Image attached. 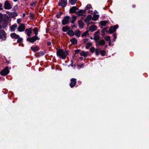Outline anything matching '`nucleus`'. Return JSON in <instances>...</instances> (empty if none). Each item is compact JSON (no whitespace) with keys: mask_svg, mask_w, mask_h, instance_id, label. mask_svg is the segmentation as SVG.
Masks as SVG:
<instances>
[{"mask_svg":"<svg viewBox=\"0 0 149 149\" xmlns=\"http://www.w3.org/2000/svg\"><path fill=\"white\" fill-rule=\"evenodd\" d=\"M45 51H40L35 54V55L37 58L43 56L45 53Z\"/></svg>","mask_w":149,"mask_h":149,"instance_id":"nucleus-13","label":"nucleus"},{"mask_svg":"<svg viewBox=\"0 0 149 149\" xmlns=\"http://www.w3.org/2000/svg\"><path fill=\"white\" fill-rule=\"evenodd\" d=\"M79 9L78 8L75 6H73L70 8L69 10V13L70 14H72L73 13H75L77 12L76 11L77 10Z\"/></svg>","mask_w":149,"mask_h":149,"instance_id":"nucleus-10","label":"nucleus"},{"mask_svg":"<svg viewBox=\"0 0 149 149\" xmlns=\"http://www.w3.org/2000/svg\"><path fill=\"white\" fill-rule=\"evenodd\" d=\"M110 23L109 20H103V26L109 25L110 24Z\"/></svg>","mask_w":149,"mask_h":149,"instance_id":"nucleus-31","label":"nucleus"},{"mask_svg":"<svg viewBox=\"0 0 149 149\" xmlns=\"http://www.w3.org/2000/svg\"><path fill=\"white\" fill-rule=\"evenodd\" d=\"M78 24L79 25V27L80 28L82 29L84 27V23L82 22L81 19H80L78 21Z\"/></svg>","mask_w":149,"mask_h":149,"instance_id":"nucleus-18","label":"nucleus"},{"mask_svg":"<svg viewBox=\"0 0 149 149\" xmlns=\"http://www.w3.org/2000/svg\"><path fill=\"white\" fill-rule=\"evenodd\" d=\"M56 55L57 56H59L60 58L62 59H65L67 56L69 55V52L68 50H63L62 49H59L56 52Z\"/></svg>","mask_w":149,"mask_h":149,"instance_id":"nucleus-2","label":"nucleus"},{"mask_svg":"<svg viewBox=\"0 0 149 149\" xmlns=\"http://www.w3.org/2000/svg\"><path fill=\"white\" fill-rule=\"evenodd\" d=\"M67 33L70 37H72L74 35V32L72 30H69L67 32Z\"/></svg>","mask_w":149,"mask_h":149,"instance_id":"nucleus-22","label":"nucleus"},{"mask_svg":"<svg viewBox=\"0 0 149 149\" xmlns=\"http://www.w3.org/2000/svg\"><path fill=\"white\" fill-rule=\"evenodd\" d=\"M83 14H86V11L85 10L81 9L76 13V14L78 16H84L86 17V15H84Z\"/></svg>","mask_w":149,"mask_h":149,"instance_id":"nucleus-8","label":"nucleus"},{"mask_svg":"<svg viewBox=\"0 0 149 149\" xmlns=\"http://www.w3.org/2000/svg\"><path fill=\"white\" fill-rule=\"evenodd\" d=\"M94 39L95 41L96 42H98V41L100 39V37L98 35L94 34Z\"/></svg>","mask_w":149,"mask_h":149,"instance_id":"nucleus-29","label":"nucleus"},{"mask_svg":"<svg viewBox=\"0 0 149 149\" xmlns=\"http://www.w3.org/2000/svg\"><path fill=\"white\" fill-rule=\"evenodd\" d=\"M36 3V2H34L33 1L31 4V6H34L35 7L36 6V5L35 3Z\"/></svg>","mask_w":149,"mask_h":149,"instance_id":"nucleus-48","label":"nucleus"},{"mask_svg":"<svg viewBox=\"0 0 149 149\" xmlns=\"http://www.w3.org/2000/svg\"><path fill=\"white\" fill-rule=\"evenodd\" d=\"M80 55L83 56L85 57H86L88 54V52H85L83 51H81V52L80 53Z\"/></svg>","mask_w":149,"mask_h":149,"instance_id":"nucleus-20","label":"nucleus"},{"mask_svg":"<svg viewBox=\"0 0 149 149\" xmlns=\"http://www.w3.org/2000/svg\"><path fill=\"white\" fill-rule=\"evenodd\" d=\"M10 72L8 66L6 67L0 72V74L2 76H5L8 74Z\"/></svg>","mask_w":149,"mask_h":149,"instance_id":"nucleus-5","label":"nucleus"},{"mask_svg":"<svg viewBox=\"0 0 149 149\" xmlns=\"http://www.w3.org/2000/svg\"><path fill=\"white\" fill-rule=\"evenodd\" d=\"M100 30H98L97 31L95 32L94 34L98 35V34L100 33Z\"/></svg>","mask_w":149,"mask_h":149,"instance_id":"nucleus-49","label":"nucleus"},{"mask_svg":"<svg viewBox=\"0 0 149 149\" xmlns=\"http://www.w3.org/2000/svg\"><path fill=\"white\" fill-rule=\"evenodd\" d=\"M32 28L26 29L25 30V32L26 33V35L28 36L29 37L31 36V34L32 33Z\"/></svg>","mask_w":149,"mask_h":149,"instance_id":"nucleus-14","label":"nucleus"},{"mask_svg":"<svg viewBox=\"0 0 149 149\" xmlns=\"http://www.w3.org/2000/svg\"><path fill=\"white\" fill-rule=\"evenodd\" d=\"M31 49L34 52H36L39 50L40 48L38 46H36L35 47L31 46Z\"/></svg>","mask_w":149,"mask_h":149,"instance_id":"nucleus-21","label":"nucleus"},{"mask_svg":"<svg viewBox=\"0 0 149 149\" xmlns=\"http://www.w3.org/2000/svg\"><path fill=\"white\" fill-rule=\"evenodd\" d=\"M96 43L99 45L102 46V40H101L100 41H98V42H96Z\"/></svg>","mask_w":149,"mask_h":149,"instance_id":"nucleus-40","label":"nucleus"},{"mask_svg":"<svg viewBox=\"0 0 149 149\" xmlns=\"http://www.w3.org/2000/svg\"><path fill=\"white\" fill-rule=\"evenodd\" d=\"M71 18L69 16H65L63 18V19L62 20V24L63 25H64L68 24L70 22V19Z\"/></svg>","mask_w":149,"mask_h":149,"instance_id":"nucleus-3","label":"nucleus"},{"mask_svg":"<svg viewBox=\"0 0 149 149\" xmlns=\"http://www.w3.org/2000/svg\"><path fill=\"white\" fill-rule=\"evenodd\" d=\"M18 8V5H16L15 6H14L13 9V11H16Z\"/></svg>","mask_w":149,"mask_h":149,"instance_id":"nucleus-44","label":"nucleus"},{"mask_svg":"<svg viewBox=\"0 0 149 149\" xmlns=\"http://www.w3.org/2000/svg\"><path fill=\"white\" fill-rule=\"evenodd\" d=\"M119 27L118 25L116 24L114 26H111L107 32L111 34L114 32L116 31V29Z\"/></svg>","mask_w":149,"mask_h":149,"instance_id":"nucleus-4","label":"nucleus"},{"mask_svg":"<svg viewBox=\"0 0 149 149\" xmlns=\"http://www.w3.org/2000/svg\"><path fill=\"white\" fill-rule=\"evenodd\" d=\"M83 58V57H80L79 58V59L80 60H82Z\"/></svg>","mask_w":149,"mask_h":149,"instance_id":"nucleus-62","label":"nucleus"},{"mask_svg":"<svg viewBox=\"0 0 149 149\" xmlns=\"http://www.w3.org/2000/svg\"><path fill=\"white\" fill-rule=\"evenodd\" d=\"M74 35L77 36L78 38L81 35V31L79 30H77L75 31L74 32Z\"/></svg>","mask_w":149,"mask_h":149,"instance_id":"nucleus-28","label":"nucleus"},{"mask_svg":"<svg viewBox=\"0 0 149 149\" xmlns=\"http://www.w3.org/2000/svg\"><path fill=\"white\" fill-rule=\"evenodd\" d=\"M95 52L96 55L97 56L100 54L102 56V50H100V49L99 48H96Z\"/></svg>","mask_w":149,"mask_h":149,"instance_id":"nucleus-19","label":"nucleus"},{"mask_svg":"<svg viewBox=\"0 0 149 149\" xmlns=\"http://www.w3.org/2000/svg\"><path fill=\"white\" fill-rule=\"evenodd\" d=\"M109 26H107L104 28H103V37H104V35L105 34V33H104V32H106L107 33H108V32H107V31H108L107 30Z\"/></svg>","mask_w":149,"mask_h":149,"instance_id":"nucleus-36","label":"nucleus"},{"mask_svg":"<svg viewBox=\"0 0 149 149\" xmlns=\"http://www.w3.org/2000/svg\"><path fill=\"white\" fill-rule=\"evenodd\" d=\"M93 12V10H89V11L88 12V13H91Z\"/></svg>","mask_w":149,"mask_h":149,"instance_id":"nucleus-61","label":"nucleus"},{"mask_svg":"<svg viewBox=\"0 0 149 149\" xmlns=\"http://www.w3.org/2000/svg\"><path fill=\"white\" fill-rule=\"evenodd\" d=\"M77 18V17L75 16L74 15H72V18L74 21H75L76 20Z\"/></svg>","mask_w":149,"mask_h":149,"instance_id":"nucleus-45","label":"nucleus"},{"mask_svg":"<svg viewBox=\"0 0 149 149\" xmlns=\"http://www.w3.org/2000/svg\"><path fill=\"white\" fill-rule=\"evenodd\" d=\"M111 41H110L109 42V46H110L111 45Z\"/></svg>","mask_w":149,"mask_h":149,"instance_id":"nucleus-63","label":"nucleus"},{"mask_svg":"<svg viewBox=\"0 0 149 149\" xmlns=\"http://www.w3.org/2000/svg\"><path fill=\"white\" fill-rule=\"evenodd\" d=\"M23 39L21 38H20V37L17 39V42L18 43H21L23 41Z\"/></svg>","mask_w":149,"mask_h":149,"instance_id":"nucleus-38","label":"nucleus"},{"mask_svg":"<svg viewBox=\"0 0 149 149\" xmlns=\"http://www.w3.org/2000/svg\"><path fill=\"white\" fill-rule=\"evenodd\" d=\"M2 3H0V10H1L3 9V8H2Z\"/></svg>","mask_w":149,"mask_h":149,"instance_id":"nucleus-52","label":"nucleus"},{"mask_svg":"<svg viewBox=\"0 0 149 149\" xmlns=\"http://www.w3.org/2000/svg\"><path fill=\"white\" fill-rule=\"evenodd\" d=\"M88 31V30H87L86 31L84 32L83 33V35H84V36L87 37V35H89Z\"/></svg>","mask_w":149,"mask_h":149,"instance_id":"nucleus-42","label":"nucleus"},{"mask_svg":"<svg viewBox=\"0 0 149 149\" xmlns=\"http://www.w3.org/2000/svg\"><path fill=\"white\" fill-rule=\"evenodd\" d=\"M40 39V38H38L37 36H34L31 38L29 37L27 39V40L30 43H33L36 40H39Z\"/></svg>","mask_w":149,"mask_h":149,"instance_id":"nucleus-6","label":"nucleus"},{"mask_svg":"<svg viewBox=\"0 0 149 149\" xmlns=\"http://www.w3.org/2000/svg\"><path fill=\"white\" fill-rule=\"evenodd\" d=\"M63 13L62 12H60L56 14V17L57 18H59L63 14Z\"/></svg>","mask_w":149,"mask_h":149,"instance_id":"nucleus-32","label":"nucleus"},{"mask_svg":"<svg viewBox=\"0 0 149 149\" xmlns=\"http://www.w3.org/2000/svg\"><path fill=\"white\" fill-rule=\"evenodd\" d=\"M113 36L114 38V39L113 40V42H114L115 41L116 39L117 38V34L116 33H114L113 35Z\"/></svg>","mask_w":149,"mask_h":149,"instance_id":"nucleus-41","label":"nucleus"},{"mask_svg":"<svg viewBox=\"0 0 149 149\" xmlns=\"http://www.w3.org/2000/svg\"><path fill=\"white\" fill-rule=\"evenodd\" d=\"M71 26L72 28H73L74 27L75 28H77V27L76 25H75V24H73V25H71Z\"/></svg>","mask_w":149,"mask_h":149,"instance_id":"nucleus-54","label":"nucleus"},{"mask_svg":"<svg viewBox=\"0 0 149 149\" xmlns=\"http://www.w3.org/2000/svg\"><path fill=\"white\" fill-rule=\"evenodd\" d=\"M4 7L5 9H10L12 8V7L8 0H6L5 2Z\"/></svg>","mask_w":149,"mask_h":149,"instance_id":"nucleus-9","label":"nucleus"},{"mask_svg":"<svg viewBox=\"0 0 149 149\" xmlns=\"http://www.w3.org/2000/svg\"><path fill=\"white\" fill-rule=\"evenodd\" d=\"M6 62L7 64H9L10 63V60H7V59H6Z\"/></svg>","mask_w":149,"mask_h":149,"instance_id":"nucleus-55","label":"nucleus"},{"mask_svg":"<svg viewBox=\"0 0 149 149\" xmlns=\"http://www.w3.org/2000/svg\"><path fill=\"white\" fill-rule=\"evenodd\" d=\"M95 11L93 13H94L93 16L92 17V20L94 21H96L97 19L99 17L98 15H96L95 13Z\"/></svg>","mask_w":149,"mask_h":149,"instance_id":"nucleus-23","label":"nucleus"},{"mask_svg":"<svg viewBox=\"0 0 149 149\" xmlns=\"http://www.w3.org/2000/svg\"><path fill=\"white\" fill-rule=\"evenodd\" d=\"M86 46L85 47L86 48V49H88L90 47H91L92 45V43L89 42L86 43Z\"/></svg>","mask_w":149,"mask_h":149,"instance_id":"nucleus-33","label":"nucleus"},{"mask_svg":"<svg viewBox=\"0 0 149 149\" xmlns=\"http://www.w3.org/2000/svg\"><path fill=\"white\" fill-rule=\"evenodd\" d=\"M10 37L13 39H17L20 37L19 35L16 34L15 33H12L10 35Z\"/></svg>","mask_w":149,"mask_h":149,"instance_id":"nucleus-15","label":"nucleus"},{"mask_svg":"<svg viewBox=\"0 0 149 149\" xmlns=\"http://www.w3.org/2000/svg\"><path fill=\"white\" fill-rule=\"evenodd\" d=\"M9 21L8 16L6 14L2 15L0 13V23L2 24V27L5 29L7 26Z\"/></svg>","mask_w":149,"mask_h":149,"instance_id":"nucleus-1","label":"nucleus"},{"mask_svg":"<svg viewBox=\"0 0 149 149\" xmlns=\"http://www.w3.org/2000/svg\"><path fill=\"white\" fill-rule=\"evenodd\" d=\"M92 8L91 5V4H88L85 7L84 10H85V11L86 12V10H87Z\"/></svg>","mask_w":149,"mask_h":149,"instance_id":"nucleus-34","label":"nucleus"},{"mask_svg":"<svg viewBox=\"0 0 149 149\" xmlns=\"http://www.w3.org/2000/svg\"><path fill=\"white\" fill-rule=\"evenodd\" d=\"M91 19H92V15H88L86 18L84 19V22L86 24H88V22Z\"/></svg>","mask_w":149,"mask_h":149,"instance_id":"nucleus-16","label":"nucleus"},{"mask_svg":"<svg viewBox=\"0 0 149 149\" xmlns=\"http://www.w3.org/2000/svg\"><path fill=\"white\" fill-rule=\"evenodd\" d=\"M17 27V25L16 24H14L12 25L10 27V30L11 32L14 31L15 28Z\"/></svg>","mask_w":149,"mask_h":149,"instance_id":"nucleus-25","label":"nucleus"},{"mask_svg":"<svg viewBox=\"0 0 149 149\" xmlns=\"http://www.w3.org/2000/svg\"><path fill=\"white\" fill-rule=\"evenodd\" d=\"M105 40L107 41H110V36H107L104 37Z\"/></svg>","mask_w":149,"mask_h":149,"instance_id":"nucleus-39","label":"nucleus"},{"mask_svg":"<svg viewBox=\"0 0 149 149\" xmlns=\"http://www.w3.org/2000/svg\"><path fill=\"white\" fill-rule=\"evenodd\" d=\"M71 63L70 64V65L72 67H73V61L72 60H71Z\"/></svg>","mask_w":149,"mask_h":149,"instance_id":"nucleus-53","label":"nucleus"},{"mask_svg":"<svg viewBox=\"0 0 149 149\" xmlns=\"http://www.w3.org/2000/svg\"><path fill=\"white\" fill-rule=\"evenodd\" d=\"M30 17L31 18V19H34V16L33 13L31 12L30 13Z\"/></svg>","mask_w":149,"mask_h":149,"instance_id":"nucleus-43","label":"nucleus"},{"mask_svg":"<svg viewBox=\"0 0 149 149\" xmlns=\"http://www.w3.org/2000/svg\"><path fill=\"white\" fill-rule=\"evenodd\" d=\"M70 41L73 45H75L77 44V40L74 38H72L70 40Z\"/></svg>","mask_w":149,"mask_h":149,"instance_id":"nucleus-24","label":"nucleus"},{"mask_svg":"<svg viewBox=\"0 0 149 149\" xmlns=\"http://www.w3.org/2000/svg\"><path fill=\"white\" fill-rule=\"evenodd\" d=\"M100 24L101 26V28H102V20L100 22Z\"/></svg>","mask_w":149,"mask_h":149,"instance_id":"nucleus-51","label":"nucleus"},{"mask_svg":"<svg viewBox=\"0 0 149 149\" xmlns=\"http://www.w3.org/2000/svg\"><path fill=\"white\" fill-rule=\"evenodd\" d=\"M106 52L104 50H103V56L105 55Z\"/></svg>","mask_w":149,"mask_h":149,"instance_id":"nucleus-57","label":"nucleus"},{"mask_svg":"<svg viewBox=\"0 0 149 149\" xmlns=\"http://www.w3.org/2000/svg\"><path fill=\"white\" fill-rule=\"evenodd\" d=\"M21 21L20 19H17V24H20Z\"/></svg>","mask_w":149,"mask_h":149,"instance_id":"nucleus-50","label":"nucleus"},{"mask_svg":"<svg viewBox=\"0 0 149 149\" xmlns=\"http://www.w3.org/2000/svg\"><path fill=\"white\" fill-rule=\"evenodd\" d=\"M84 64L83 63L80 64V65H78V66L80 68H81L83 65Z\"/></svg>","mask_w":149,"mask_h":149,"instance_id":"nucleus-58","label":"nucleus"},{"mask_svg":"<svg viewBox=\"0 0 149 149\" xmlns=\"http://www.w3.org/2000/svg\"><path fill=\"white\" fill-rule=\"evenodd\" d=\"M8 15L10 17L12 18L16 17L18 15L17 13L16 12H10Z\"/></svg>","mask_w":149,"mask_h":149,"instance_id":"nucleus-17","label":"nucleus"},{"mask_svg":"<svg viewBox=\"0 0 149 149\" xmlns=\"http://www.w3.org/2000/svg\"><path fill=\"white\" fill-rule=\"evenodd\" d=\"M67 4V0H61V1L58 3V6H61L62 8L66 7Z\"/></svg>","mask_w":149,"mask_h":149,"instance_id":"nucleus-7","label":"nucleus"},{"mask_svg":"<svg viewBox=\"0 0 149 149\" xmlns=\"http://www.w3.org/2000/svg\"><path fill=\"white\" fill-rule=\"evenodd\" d=\"M77 0H69V2L72 5H74L76 3Z\"/></svg>","mask_w":149,"mask_h":149,"instance_id":"nucleus-35","label":"nucleus"},{"mask_svg":"<svg viewBox=\"0 0 149 149\" xmlns=\"http://www.w3.org/2000/svg\"><path fill=\"white\" fill-rule=\"evenodd\" d=\"M105 42L104 40L103 39V45L105 44Z\"/></svg>","mask_w":149,"mask_h":149,"instance_id":"nucleus-64","label":"nucleus"},{"mask_svg":"<svg viewBox=\"0 0 149 149\" xmlns=\"http://www.w3.org/2000/svg\"><path fill=\"white\" fill-rule=\"evenodd\" d=\"M75 52V55L76 54H78L79 53L80 51H81L80 49H77L74 50Z\"/></svg>","mask_w":149,"mask_h":149,"instance_id":"nucleus-46","label":"nucleus"},{"mask_svg":"<svg viewBox=\"0 0 149 149\" xmlns=\"http://www.w3.org/2000/svg\"><path fill=\"white\" fill-rule=\"evenodd\" d=\"M33 31L34 32L35 34V36H37V35L38 34V29L37 27H35L34 29H33Z\"/></svg>","mask_w":149,"mask_h":149,"instance_id":"nucleus-30","label":"nucleus"},{"mask_svg":"<svg viewBox=\"0 0 149 149\" xmlns=\"http://www.w3.org/2000/svg\"><path fill=\"white\" fill-rule=\"evenodd\" d=\"M89 39L88 38H86V39H83V42L85 44H86V43H87V42L89 40Z\"/></svg>","mask_w":149,"mask_h":149,"instance_id":"nucleus-47","label":"nucleus"},{"mask_svg":"<svg viewBox=\"0 0 149 149\" xmlns=\"http://www.w3.org/2000/svg\"><path fill=\"white\" fill-rule=\"evenodd\" d=\"M96 28L97 27L96 26L93 25L91 26L90 27L89 29L92 32H93L96 30Z\"/></svg>","mask_w":149,"mask_h":149,"instance_id":"nucleus-26","label":"nucleus"},{"mask_svg":"<svg viewBox=\"0 0 149 149\" xmlns=\"http://www.w3.org/2000/svg\"><path fill=\"white\" fill-rule=\"evenodd\" d=\"M75 21H74L72 19L71 21V23L72 24H73L74 23Z\"/></svg>","mask_w":149,"mask_h":149,"instance_id":"nucleus-60","label":"nucleus"},{"mask_svg":"<svg viewBox=\"0 0 149 149\" xmlns=\"http://www.w3.org/2000/svg\"><path fill=\"white\" fill-rule=\"evenodd\" d=\"M47 45L48 46H50L51 45V42H48L47 43Z\"/></svg>","mask_w":149,"mask_h":149,"instance_id":"nucleus-56","label":"nucleus"},{"mask_svg":"<svg viewBox=\"0 0 149 149\" xmlns=\"http://www.w3.org/2000/svg\"><path fill=\"white\" fill-rule=\"evenodd\" d=\"M25 29V25L23 23L21 24L17 28V30L20 32L23 31Z\"/></svg>","mask_w":149,"mask_h":149,"instance_id":"nucleus-12","label":"nucleus"},{"mask_svg":"<svg viewBox=\"0 0 149 149\" xmlns=\"http://www.w3.org/2000/svg\"><path fill=\"white\" fill-rule=\"evenodd\" d=\"M62 31L63 32H65L67 31H69L70 29V27H68V26H63L62 27Z\"/></svg>","mask_w":149,"mask_h":149,"instance_id":"nucleus-27","label":"nucleus"},{"mask_svg":"<svg viewBox=\"0 0 149 149\" xmlns=\"http://www.w3.org/2000/svg\"><path fill=\"white\" fill-rule=\"evenodd\" d=\"M76 79L75 78H72L70 79L71 82L70 84V86L71 88H73L76 84Z\"/></svg>","mask_w":149,"mask_h":149,"instance_id":"nucleus-11","label":"nucleus"},{"mask_svg":"<svg viewBox=\"0 0 149 149\" xmlns=\"http://www.w3.org/2000/svg\"><path fill=\"white\" fill-rule=\"evenodd\" d=\"M96 49L93 47H92L90 49V51L92 53H94L95 52Z\"/></svg>","mask_w":149,"mask_h":149,"instance_id":"nucleus-37","label":"nucleus"},{"mask_svg":"<svg viewBox=\"0 0 149 149\" xmlns=\"http://www.w3.org/2000/svg\"><path fill=\"white\" fill-rule=\"evenodd\" d=\"M136 6V5L135 4H133L132 5V7L134 8H135Z\"/></svg>","mask_w":149,"mask_h":149,"instance_id":"nucleus-59","label":"nucleus"}]
</instances>
